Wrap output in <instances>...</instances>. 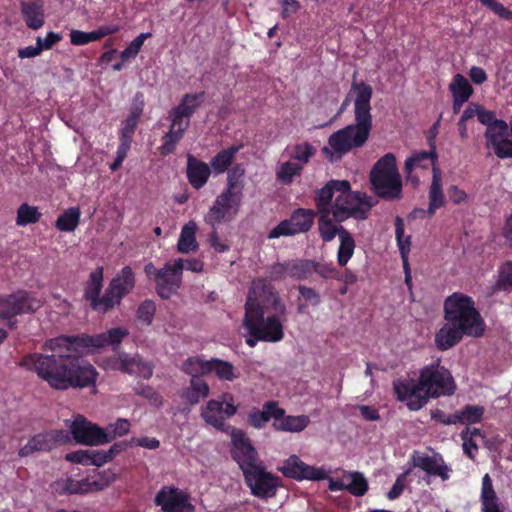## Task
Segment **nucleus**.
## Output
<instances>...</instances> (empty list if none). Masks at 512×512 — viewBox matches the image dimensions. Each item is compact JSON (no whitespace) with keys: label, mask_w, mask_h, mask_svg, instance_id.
I'll list each match as a JSON object with an SVG mask.
<instances>
[{"label":"nucleus","mask_w":512,"mask_h":512,"mask_svg":"<svg viewBox=\"0 0 512 512\" xmlns=\"http://www.w3.org/2000/svg\"><path fill=\"white\" fill-rule=\"evenodd\" d=\"M127 335L128 331L120 327L98 335H60L44 342L43 349L50 354H26L19 366L36 373L54 390L95 388L99 373L82 356L107 345H112L116 351Z\"/></svg>","instance_id":"1"},{"label":"nucleus","mask_w":512,"mask_h":512,"mask_svg":"<svg viewBox=\"0 0 512 512\" xmlns=\"http://www.w3.org/2000/svg\"><path fill=\"white\" fill-rule=\"evenodd\" d=\"M351 90L356 92L354 100L355 123L332 133L322 148L323 156L331 163L340 161L347 153L361 148L369 139L372 130L371 99L372 87L361 81L353 82Z\"/></svg>","instance_id":"2"},{"label":"nucleus","mask_w":512,"mask_h":512,"mask_svg":"<svg viewBox=\"0 0 512 512\" xmlns=\"http://www.w3.org/2000/svg\"><path fill=\"white\" fill-rule=\"evenodd\" d=\"M456 388L451 372L440 365V360L424 366L420 370L418 380L409 378L393 381L397 400L406 402V406L412 411L424 407L429 398L453 395Z\"/></svg>","instance_id":"3"},{"label":"nucleus","mask_w":512,"mask_h":512,"mask_svg":"<svg viewBox=\"0 0 512 512\" xmlns=\"http://www.w3.org/2000/svg\"><path fill=\"white\" fill-rule=\"evenodd\" d=\"M244 308L248 318L260 329V338L263 342L276 343L284 338V323L288 320V310L276 290L271 288L265 305H261L256 298L248 295Z\"/></svg>","instance_id":"4"},{"label":"nucleus","mask_w":512,"mask_h":512,"mask_svg":"<svg viewBox=\"0 0 512 512\" xmlns=\"http://www.w3.org/2000/svg\"><path fill=\"white\" fill-rule=\"evenodd\" d=\"M245 170L242 165H235L228 173L226 188L217 196L204 220L208 225L220 224L233 219L242 204Z\"/></svg>","instance_id":"5"},{"label":"nucleus","mask_w":512,"mask_h":512,"mask_svg":"<svg viewBox=\"0 0 512 512\" xmlns=\"http://www.w3.org/2000/svg\"><path fill=\"white\" fill-rule=\"evenodd\" d=\"M444 318L449 324H454L469 332L471 337L484 334L485 323L480 312L475 308L472 297L455 292L444 302Z\"/></svg>","instance_id":"6"},{"label":"nucleus","mask_w":512,"mask_h":512,"mask_svg":"<svg viewBox=\"0 0 512 512\" xmlns=\"http://www.w3.org/2000/svg\"><path fill=\"white\" fill-rule=\"evenodd\" d=\"M370 182L378 197L387 201L401 198L402 180L393 153L385 154L375 163L370 173Z\"/></svg>","instance_id":"7"},{"label":"nucleus","mask_w":512,"mask_h":512,"mask_svg":"<svg viewBox=\"0 0 512 512\" xmlns=\"http://www.w3.org/2000/svg\"><path fill=\"white\" fill-rule=\"evenodd\" d=\"M372 205L365 193L354 192L349 184L348 189H340L332 205V216L335 222L342 223L349 218L364 220Z\"/></svg>","instance_id":"8"},{"label":"nucleus","mask_w":512,"mask_h":512,"mask_svg":"<svg viewBox=\"0 0 512 512\" xmlns=\"http://www.w3.org/2000/svg\"><path fill=\"white\" fill-rule=\"evenodd\" d=\"M244 481L251 494L259 499H269L276 496L282 486V479L267 471L263 463L250 470L244 471Z\"/></svg>","instance_id":"9"},{"label":"nucleus","mask_w":512,"mask_h":512,"mask_svg":"<svg viewBox=\"0 0 512 512\" xmlns=\"http://www.w3.org/2000/svg\"><path fill=\"white\" fill-rule=\"evenodd\" d=\"M42 301L34 297L31 293L19 290L11 295L0 297V318L7 319L9 326L13 328L16 321H13L17 315L34 313L42 307Z\"/></svg>","instance_id":"10"},{"label":"nucleus","mask_w":512,"mask_h":512,"mask_svg":"<svg viewBox=\"0 0 512 512\" xmlns=\"http://www.w3.org/2000/svg\"><path fill=\"white\" fill-rule=\"evenodd\" d=\"M230 454L231 458L238 464L242 474L244 471L263 463L250 438L241 429L232 428Z\"/></svg>","instance_id":"11"},{"label":"nucleus","mask_w":512,"mask_h":512,"mask_svg":"<svg viewBox=\"0 0 512 512\" xmlns=\"http://www.w3.org/2000/svg\"><path fill=\"white\" fill-rule=\"evenodd\" d=\"M237 412V406L234 404L233 395L224 393L220 399H211L202 409L201 417L204 421L220 431H225V419L234 416Z\"/></svg>","instance_id":"12"},{"label":"nucleus","mask_w":512,"mask_h":512,"mask_svg":"<svg viewBox=\"0 0 512 512\" xmlns=\"http://www.w3.org/2000/svg\"><path fill=\"white\" fill-rule=\"evenodd\" d=\"M316 212L311 209L298 208L289 219L281 221L274 227L268 235L269 239L279 238L281 236H292L299 233L308 232L313 223Z\"/></svg>","instance_id":"13"},{"label":"nucleus","mask_w":512,"mask_h":512,"mask_svg":"<svg viewBox=\"0 0 512 512\" xmlns=\"http://www.w3.org/2000/svg\"><path fill=\"white\" fill-rule=\"evenodd\" d=\"M71 441L70 434L65 430H50L32 436L28 442L19 449L20 457H27L35 452L51 451Z\"/></svg>","instance_id":"14"},{"label":"nucleus","mask_w":512,"mask_h":512,"mask_svg":"<svg viewBox=\"0 0 512 512\" xmlns=\"http://www.w3.org/2000/svg\"><path fill=\"white\" fill-rule=\"evenodd\" d=\"M103 267H97L90 273L84 287V299L89 303L90 308L100 314H105L111 310V300L108 297V287L104 294L100 296L103 288Z\"/></svg>","instance_id":"15"},{"label":"nucleus","mask_w":512,"mask_h":512,"mask_svg":"<svg viewBox=\"0 0 512 512\" xmlns=\"http://www.w3.org/2000/svg\"><path fill=\"white\" fill-rule=\"evenodd\" d=\"M184 261L181 258L173 259L165 263L159 269V279L156 284V292L162 299H169L177 292L182 284Z\"/></svg>","instance_id":"16"},{"label":"nucleus","mask_w":512,"mask_h":512,"mask_svg":"<svg viewBox=\"0 0 512 512\" xmlns=\"http://www.w3.org/2000/svg\"><path fill=\"white\" fill-rule=\"evenodd\" d=\"M154 502L163 512H193L189 494L174 486H163L156 494Z\"/></svg>","instance_id":"17"},{"label":"nucleus","mask_w":512,"mask_h":512,"mask_svg":"<svg viewBox=\"0 0 512 512\" xmlns=\"http://www.w3.org/2000/svg\"><path fill=\"white\" fill-rule=\"evenodd\" d=\"M70 431L76 442L80 444L94 446L109 443L106 431L82 415L74 419Z\"/></svg>","instance_id":"18"},{"label":"nucleus","mask_w":512,"mask_h":512,"mask_svg":"<svg viewBox=\"0 0 512 512\" xmlns=\"http://www.w3.org/2000/svg\"><path fill=\"white\" fill-rule=\"evenodd\" d=\"M278 470L285 476L295 480H324L327 478L326 471L304 463L298 456L292 455L284 461Z\"/></svg>","instance_id":"19"},{"label":"nucleus","mask_w":512,"mask_h":512,"mask_svg":"<svg viewBox=\"0 0 512 512\" xmlns=\"http://www.w3.org/2000/svg\"><path fill=\"white\" fill-rule=\"evenodd\" d=\"M413 466L426 472L429 476L440 477L442 481L450 478L451 467L448 466L440 453L428 455L414 451L411 456Z\"/></svg>","instance_id":"20"},{"label":"nucleus","mask_w":512,"mask_h":512,"mask_svg":"<svg viewBox=\"0 0 512 512\" xmlns=\"http://www.w3.org/2000/svg\"><path fill=\"white\" fill-rule=\"evenodd\" d=\"M112 367L123 373L136 375L143 379H150L153 375V366L144 361L139 355L130 356L127 353H119L113 360Z\"/></svg>","instance_id":"21"},{"label":"nucleus","mask_w":512,"mask_h":512,"mask_svg":"<svg viewBox=\"0 0 512 512\" xmlns=\"http://www.w3.org/2000/svg\"><path fill=\"white\" fill-rule=\"evenodd\" d=\"M112 367L123 373L136 375L143 379H150L153 375V366L144 361L139 355L130 356L127 353H119L113 360Z\"/></svg>","instance_id":"22"},{"label":"nucleus","mask_w":512,"mask_h":512,"mask_svg":"<svg viewBox=\"0 0 512 512\" xmlns=\"http://www.w3.org/2000/svg\"><path fill=\"white\" fill-rule=\"evenodd\" d=\"M135 277L130 266L121 269L108 285V297L112 302L111 309L121 304L122 299L134 288Z\"/></svg>","instance_id":"23"},{"label":"nucleus","mask_w":512,"mask_h":512,"mask_svg":"<svg viewBox=\"0 0 512 512\" xmlns=\"http://www.w3.org/2000/svg\"><path fill=\"white\" fill-rule=\"evenodd\" d=\"M204 97V91L184 94L180 100V103L171 110V120L179 122L180 124H184L185 121H188L189 126L190 118L201 106L204 101Z\"/></svg>","instance_id":"24"},{"label":"nucleus","mask_w":512,"mask_h":512,"mask_svg":"<svg viewBox=\"0 0 512 512\" xmlns=\"http://www.w3.org/2000/svg\"><path fill=\"white\" fill-rule=\"evenodd\" d=\"M285 414V410L281 408L277 401H267L263 404L262 410L252 408L247 416V423L255 429H262L270 419L278 421Z\"/></svg>","instance_id":"25"},{"label":"nucleus","mask_w":512,"mask_h":512,"mask_svg":"<svg viewBox=\"0 0 512 512\" xmlns=\"http://www.w3.org/2000/svg\"><path fill=\"white\" fill-rule=\"evenodd\" d=\"M347 180H330L324 187L316 191L314 201L319 213L332 214V200L339 193L340 189H348Z\"/></svg>","instance_id":"26"},{"label":"nucleus","mask_w":512,"mask_h":512,"mask_svg":"<svg viewBox=\"0 0 512 512\" xmlns=\"http://www.w3.org/2000/svg\"><path fill=\"white\" fill-rule=\"evenodd\" d=\"M211 175L210 166L191 154L187 156L186 176L189 184L196 190L204 187Z\"/></svg>","instance_id":"27"},{"label":"nucleus","mask_w":512,"mask_h":512,"mask_svg":"<svg viewBox=\"0 0 512 512\" xmlns=\"http://www.w3.org/2000/svg\"><path fill=\"white\" fill-rule=\"evenodd\" d=\"M508 130L493 132L492 129H486L485 131L487 147L492 148L494 154L500 159L512 157V139L508 138Z\"/></svg>","instance_id":"28"},{"label":"nucleus","mask_w":512,"mask_h":512,"mask_svg":"<svg viewBox=\"0 0 512 512\" xmlns=\"http://www.w3.org/2000/svg\"><path fill=\"white\" fill-rule=\"evenodd\" d=\"M20 8L23 19L30 29L38 30L44 25L43 0L21 1Z\"/></svg>","instance_id":"29"},{"label":"nucleus","mask_w":512,"mask_h":512,"mask_svg":"<svg viewBox=\"0 0 512 512\" xmlns=\"http://www.w3.org/2000/svg\"><path fill=\"white\" fill-rule=\"evenodd\" d=\"M469 336V332L460 329L459 326L447 322L435 335V344L441 351L448 350L458 344L463 336Z\"/></svg>","instance_id":"30"},{"label":"nucleus","mask_w":512,"mask_h":512,"mask_svg":"<svg viewBox=\"0 0 512 512\" xmlns=\"http://www.w3.org/2000/svg\"><path fill=\"white\" fill-rule=\"evenodd\" d=\"M480 503V512H503L500 499L493 486L492 478L488 473L482 477Z\"/></svg>","instance_id":"31"},{"label":"nucleus","mask_w":512,"mask_h":512,"mask_svg":"<svg viewBox=\"0 0 512 512\" xmlns=\"http://www.w3.org/2000/svg\"><path fill=\"white\" fill-rule=\"evenodd\" d=\"M429 206L427 214L432 216L435 212L445 206L446 199L442 189V173L439 167L434 166L432 182L428 191Z\"/></svg>","instance_id":"32"},{"label":"nucleus","mask_w":512,"mask_h":512,"mask_svg":"<svg viewBox=\"0 0 512 512\" xmlns=\"http://www.w3.org/2000/svg\"><path fill=\"white\" fill-rule=\"evenodd\" d=\"M437 158L438 156L434 145H431L430 151H416L405 160L404 172L410 177V174L415 168L427 169L429 165H432L433 169L434 166H437Z\"/></svg>","instance_id":"33"},{"label":"nucleus","mask_w":512,"mask_h":512,"mask_svg":"<svg viewBox=\"0 0 512 512\" xmlns=\"http://www.w3.org/2000/svg\"><path fill=\"white\" fill-rule=\"evenodd\" d=\"M187 129L188 121H185L184 124H180L179 122L171 120L169 131L162 137V145L159 148L160 154L167 156L173 153Z\"/></svg>","instance_id":"34"},{"label":"nucleus","mask_w":512,"mask_h":512,"mask_svg":"<svg viewBox=\"0 0 512 512\" xmlns=\"http://www.w3.org/2000/svg\"><path fill=\"white\" fill-rule=\"evenodd\" d=\"M210 388L208 383L201 378H191L189 386L184 388L180 397L189 405L194 406L209 396Z\"/></svg>","instance_id":"35"},{"label":"nucleus","mask_w":512,"mask_h":512,"mask_svg":"<svg viewBox=\"0 0 512 512\" xmlns=\"http://www.w3.org/2000/svg\"><path fill=\"white\" fill-rule=\"evenodd\" d=\"M310 423V418L307 415H283L278 421L273 422V428L277 431L302 432Z\"/></svg>","instance_id":"36"},{"label":"nucleus","mask_w":512,"mask_h":512,"mask_svg":"<svg viewBox=\"0 0 512 512\" xmlns=\"http://www.w3.org/2000/svg\"><path fill=\"white\" fill-rule=\"evenodd\" d=\"M241 148L242 145H232L218 152L210 162L211 168L214 172L216 174H221L227 171Z\"/></svg>","instance_id":"37"},{"label":"nucleus","mask_w":512,"mask_h":512,"mask_svg":"<svg viewBox=\"0 0 512 512\" xmlns=\"http://www.w3.org/2000/svg\"><path fill=\"white\" fill-rule=\"evenodd\" d=\"M331 213H320V217L318 219V230L320 234V238L323 242L328 243L331 242L336 235L340 237L342 235V231H347L342 225H335L333 221L334 219L330 218Z\"/></svg>","instance_id":"38"},{"label":"nucleus","mask_w":512,"mask_h":512,"mask_svg":"<svg viewBox=\"0 0 512 512\" xmlns=\"http://www.w3.org/2000/svg\"><path fill=\"white\" fill-rule=\"evenodd\" d=\"M80 217V208L70 207L57 217L55 227L60 232H74L80 223Z\"/></svg>","instance_id":"39"},{"label":"nucleus","mask_w":512,"mask_h":512,"mask_svg":"<svg viewBox=\"0 0 512 512\" xmlns=\"http://www.w3.org/2000/svg\"><path fill=\"white\" fill-rule=\"evenodd\" d=\"M288 277L304 281L312 277L313 260L311 259H292L288 260Z\"/></svg>","instance_id":"40"},{"label":"nucleus","mask_w":512,"mask_h":512,"mask_svg":"<svg viewBox=\"0 0 512 512\" xmlns=\"http://www.w3.org/2000/svg\"><path fill=\"white\" fill-rule=\"evenodd\" d=\"M181 370L191 378L206 376L211 373L210 360H204L199 356L188 357L183 362Z\"/></svg>","instance_id":"41"},{"label":"nucleus","mask_w":512,"mask_h":512,"mask_svg":"<svg viewBox=\"0 0 512 512\" xmlns=\"http://www.w3.org/2000/svg\"><path fill=\"white\" fill-rule=\"evenodd\" d=\"M346 491L356 497L365 495L368 491V481L361 472L345 471Z\"/></svg>","instance_id":"42"},{"label":"nucleus","mask_w":512,"mask_h":512,"mask_svg":"<svg viewBox=\"0 0 512 512\" xmlns=\"http://www.w3.org/2000/svg\"><path fill=\"white\" fill-rule=\"evenodd\" d=\"M485 408L480 405H465L461 410L456 411L457 424L473 425L482 422Z\"/></svg>","instance_id":"43"},{"label":"nucleus","mask_w":512,"mask_h":512,"mask_svg":"<svg viewBox=\"0 0 512 512\" xmlns=\"http://www.w3.org/2000/svg\"><path fill=\"white\" fill-rule=\"evenodd\" d=\"M339 240L340 244L337 251V263L339 266L344 267L352 258L356 244L348 230L342 231V235H340Z\"/></svg>","instance_id":"44"},{"label":"nucleus","mask_w":512,"mask_h":512,"mask_svg":"<svg viewBox=\"0 0 512 512\" xmlns=\"http://www.w3.org/2000/svg\"><path fill=\"white\" fill-rule=\"evenodd\" d=\"M493 291H512V260H507L499 265L497 270V279L493 285Z\"/></svg>","instance_id":"45"},{"label":"nucleus","mask_w":512,"mask_h":512,"mask_svg":"<svg viewBox=\"0 0 512 512\" xmlns=\"http://www.w3.org/2000/svg\"><path fill=\"white\" fill-rule=\"evenodd\" d=\"M395 235L403 259L404 273H411L410 266L407 260V254L410 250V236L404 238V222L401 217H396Z\"/></svg>","instance_id":"46"},{"label":"nucleus","mask_w":512,"mask_h":512,"mask_svg":"<svg viewBox=\"0 0 512 512\" xmlns=\"http://www.w3.org/2000/svg\"><path fill=\"white\" fill-rule=\"evenodd\" d=\"M210 365L211 373L214 372L220 380L231 382L239 377L236 368L231 362L219 358H212L210 359Z\"/></svg>","instance_id":"47"},{"label":"nucleus","mask_w":512,"mask_h":512,"mask_svg":"<svg viewBox=\"0 0 512 512\" xmlns=\"http://www.w3.org/2000/svg\"><path fill=\"white\" fill-rule=\"evenodd\" d=\"M196 226L194 223L186 224L180 233L177 248L181 253H189L195 251L198 248L196 241Z\"/></svg>","instance_id":"48"},{"label":"nucleus","mask_w":512,"mask_h":512,"mask_svg":"<svg viewBox=\"0 0 512 512\" xmlns=\"http://www.w3.org/2000/svg\"><path fill=\"white\" fill-rule=\"evenodd\" d=\"M41 216L38 207L22 203L17 209L16 224L22 227L35 224L40 221Z\"/></svg>","instance_id":"49"},{"label":"nucleus","mask_w":512,"mask_h":512,"mask_svg":"<svg viewBox=\"0 0 512 512\" xmlns=\"http://www.w3.org/2000/svg\"><path fill=\"white\" fill-rule=\"evenodd\" d=\"M450 91L453 98H460L462 101H468L473 93V88L463 75L456 74L450 84Z\"/></svg>","instance_id":"50"},{"label":"nucleus","mask_w":512,"mask_h":512,"mask_svg":"<svg viewBox=\"0 0 512 512\" xmlns=\"http://www.w3.org/2000/svg\"><path fill=\"white\" fill-rule=\"evenodd\" d=\"M478 121L487 126V129H492L493 132L498 130L509 129V125L506 121L502 119H496L495 112L491 110H486L483 106L480 105L479 112L477 115Z\"/></svg>","instance_id":"51"},{"label":"nucleus","mask_w":512,"mask_h":512,"mask_svg":"<svg viewBox=\"0 0 512 512\" xmlns=\"http://www.w3.org/2000/svg\"><path fill=\"white\" fill-rule=\"evenodd\" d=\"M301 298L305 301V304H298V311L303 312L307 305L317 307L321 303V295L316 289L305 285H299L297 287Z\"/></svg>","instance_id":"52"},{"label":"nucleus","mask_w":512,"mask_h":512,"mask_svg":"<svg viewBox=\"0 0 512 512\" xmlns=\"http://www.w3.org/2000/svg\"><path fill=\"white\" fill-rule=\"evenodd\" d=\"M317 274L322 279H334L338 278V269L333 265V263H328L326 261H315L313 260V268L312 275Z\"/></svg>","instance_id":"53"},{"label":"nucleus","mask_w":512,"mask_h":512,"mask_svg":"<svg viewBox=\"0 0 512 512\" xmlns=\"http://www.w3.org/2000/svg\"><path fill=\"white\" fill-rule=\"evenodd\" d=\"M151 37V33H141L135 39H133L130 44L121 52L120 58L122 61H127L130 58L136 57L139 53L141 47L144 44V41Z\"/></svg>","instance_id":"54"},{"label":"nucleus","mask_w":512,"mask_h":512,"mask_svg":"<svg viewBox=\"0 0 512 512\" xmlns=\"http://www.w3.org/2000/svg\"><path fill=\"white\" fill-rule=\"evenodd\" d=\"M136 395L147 399L152 405L161 407L163 405V397L151 386L145 384H138L134 388Z\"/></svg>","instance_id":"55"},{"label":"nucleus","mask_w":512,"mask_h":512,"mask_svg":"<svg viewBox=\"0 0 512 512\" xmlns=\"http://www.w3.org/2000/svg\"><path fill=\"white\" fill-rule=\"evenodd\" d=\"M301 170V165L293 162H285L281 165L279 171L277 172V178L283 184H289L292 182L294 176L300 174Z\"/></svg>","instance_id":"56"},{"label":"nucleus","mask_w":512,"mask_h":512,"mask_svg":"<svg viewBox=\"0 0 512 512\" xmlns=\"http://www.w3.org/2000/svg\"><path fill=\"white\" fill-rule=\"evenodd\" d=\"M130 422L127 419L119 418L115 423L109 424L107 427V437L109 438V442H111L116 437H122L129 433L130 431Z\"/></svg>","instance_id":"57"},{"label":"nucleus","mask_w":512,"mask_h":512,"mask_svg":"<svg viewBox=\"0 0 512 512\" xmlns=\"http://www.w3.org/2000/svg\"><path fill=\"white\" fill-rule=\"evenodd\" d=\"M256 323L252 321V319L248 318L245 314L243 319V326L248 332V337L245 342L249 347H255L258 342H263V339L260 338V329L255 325Z\"/></svg>","instance_id":"58"},{"label":"nucleus","mask_w":512,"mask_h":512,"mask_svg":"<svg viewBox=\"0 0 512 512\" xmlns=\"http://www.w3.org/2000/svg\"><path fill=\"white\" fill-rule=\"evenodd\" d=\"M156 312V305L152 300L143 301L137 309V318L146 325H150Z\"/></svg>","instance_id":"59"},{"label":"nucleus","mask_w":512,"mask_h":512,"mask_svg":"<svg viewBox=\"0 0 512 512\" xmlns=\"http://www.w3.org/2000/svg\"><path fill=\"white\" fill-rule=\"evenodd\" d=\"M314 154V147L310 143L304 142L295 145L292 157L299 162L307 163Z\"/></svg>","instance_id":"60"},{"label":"nucleus","mask_w":512,"mask_h":512,"mask_svg":"<svg viewBox=\"0 0 512 512\" xmlns=\"http://www.w3.org/2000/svg\"><path fill=\"white\" fill-rule=\"evenodd\" d=\"M468 430H462L460 433V438L463 441L462 448L464 454L470 458L471 460L475 459V456L478 452L479 446L476 442V439H473L471 436H467Z\"/></svg>","instance_id":"61"},{"label":"nucleus","mask_w":512,"mask_h":512,"mask_svg":"<svg viewBox=\"0 0 512 512\" xmlns=\"http://www.w3.org/2000/svg\"><path fill=\"white\" fill-rule=\"evenodd\" d=\"M118 25H102L98 29L88 32L90 42L98 41L106 36L115 34L119 31Z\"/></svg>","instance_id":"62"},{"label":"nucleus","mask_w":512,"mask_h":512,"mask_svg":"<svg viewBox=\"0 0 512 512\" xmlns=\"http://www.w3.org/2000/svg\"><path fill=\"white\" fill-rule=\"evenodd\" d=\"M65 459L71 463L91 466L90 450H77L67 453Z\"/></svg>","instance_id":"63"},{"label":"nucleus","mask_w":512,"mask_h":512,"mask_svg":"<svg viewBox=\"0 0 512 512\" xmlns=\"http://www.w3.org/2000/svg\"><path fill=\"white\" fill-rule=\"evenodd\" d=\"M139 122L138 118L127 116V118L122 122V127L120 129V136L126 139H132L135 133L137 124Z\"/></svg>","instance_id":"64"}]
</instances>
